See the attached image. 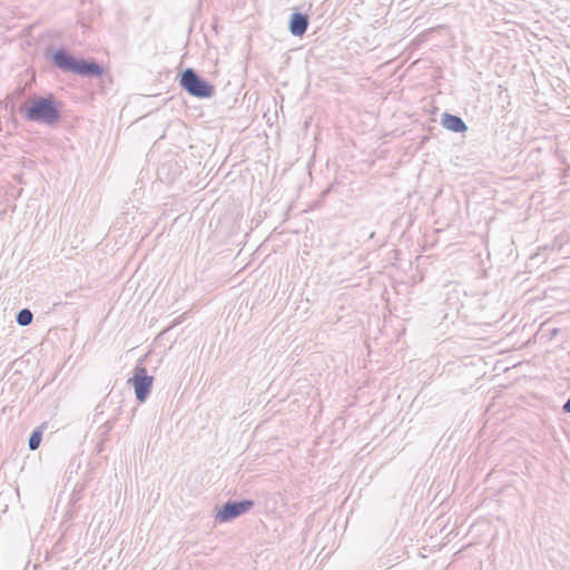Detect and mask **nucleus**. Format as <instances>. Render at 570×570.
Returning <instances> with one entry per match:
<instances>
[{"mask_svg": "<svg viewBox=\"0 0 570 570\" xmlns=\"http://www.w3.org/2000/svg\"><path fill=\"white\" fill-rule=\"evenodd\" d=\"M62 104L52 94L28 97L20 106L19 112L30 122L55 128L60 122Z\"/></svg>", "mask_w": 570, "mask_h": 570, "instance_id": "1", "label": "nucleus"}, {"mask_svg": "<svg viewBox=\"0 0 570 570\" xmlns=\"http://www.w3.org/2000/svg\"><path fill=\"white\" fill-rule=\"evenodd\" d=\"M51 63L62 72H70L81 77L100 78L105 70L96 60H87L72 56L66 48H59L46 53Z\"/></svg>", "mask_w": 570, "mask_h": 570, "instance_id": "2", "label": "nucleus"}, {"mask_svg": "<svg viewBox=\"0 0 570 570\" xmlns=\"http://www.w3.org/2000/svg\"><path fill=\"white\" fill-rule=\"evenodd\" d=\"M178 83L188 95L198 99L212 98L216 92L215 86L193 68H186L178 75Z\"/></svg>", "mask_w": 570, "mask_h": 570, "instance_id": "3", "label": "nucleus"}, {"mask_svg": "<svg viewBox=\"0 0 570 570\" xmlns=\"http://www.w3.org/2000/svg\"><path fill=\"white\" fill-rule=\"evenodd\" d=\"M127 383L134 387L136 400L144 403L150 395L154 376L148 375L145 366L136 365L132 376L128 379Z\"/></svg>", "mask_w": 570, "mask_h": 570, "instance_id": "4", "label": "nucleus"}, {"mask_svg": "<svg viewBox=\"0 0 570 570\" xmlns=\"http://www.w3.org/2000/svg\"><path fill=\"white\" fill-rule=\"evenodd\" d=\"M254 501L249 499L238 501L229 500L222 505L215 518L218 522L222 523L229 522L248 512L254 507Z\"/></svg>", "mask_w": 570, "mask_h": 570, "instance_id": "5", "label": "nucleus"}, {"mask_svg": "<svg viewBox=\"0 0 570 570\" xmlns=\"http://www.w3.org/2000/svg\"><path fill=\"white\" fill-rule=\"evenodd\" d=\"M309 18L307 14L295 11L291 14L288 30L295 37H302L308 28Z\"/></svg>", "mask_w": 570, "mask_h": 570, "instance_id": "6", "label": "nucleus"}, {"mask_svg": "<svg viewBox=\"0 0 570 570\" xmlns=\"http://www.w3.org/2000/svg\"><path fill=\"white\" fill-rule=\"evenodd\" d=\"M441 125L445 129L456 134H462L468 130V126L461 117L449 112L442 114Z\"/></svg>", "mask_w": 570, "mask_h": 570, "instance_id": "7", "label": "nucleus"}, {"mask_svg": "<svg viewBox=\"0 0 570 570\" xmlns=\"http://www.w3.org/2000/svg\"><path fill=\"white\" fill-rule=\"evenodd\" d=\"M33 314L29 308L20 309L16 315V322L20 326H28L32 323Z\"/></svg>", "mask_w": 570, "mask_h": 570, "instance_id": "8", "label": "nucleus"}, {"mask_svg": "<svg viewBox=\"0 0 570 570\" xmlns=\"http://www.w3.org/2000/svg\"><path fill=\"white\" fill-rule=\"evenodd\" d=\"M41 440H42V431L38 428L32 431V433L29 438V441H28L29 449L32 451L37 450L41 443Z\"/></svg>", "mask_w": 570, "mask_h": 570, "instance_id": "9", "label": "nucleus"}, {"mask_svg": "<svg viewBox=\"0 0 570 570\" xmlns=\"http://www.w3.org/2000/svg\"><path fill=\"white\" fill-rule=\"evenodd\" d=\"M397 558L399 557H393V554H391V553L383 554L382 557H380L377 559V567H380V568H391L395 563Z\"/></svg>", "mask_w": 570, "mask_h": 570, "instance_id": "10", "label": "nucleus"}, {"mask_svg": "<svg viewBox=\"0 0 570 570\" xmlns=\"http://www.w3.org/2000/svg\"><path fill=\"white\" fill-rule=\"evenodd\" d=\"M100 429L102 430V434H107L112 429V423L107 421Z\"/></svg>", "mask_w": 570, "mask_h": 570, "instance_id": "11", "label": "nucleus"}, {"mask_svg": "<svg viewBox=\"0 0 570 570\" xmlns=\"http://www.w3.org/2000/svg\"><path fill=\"white\" fill-rule=\"evenodd\" d=\"M562 411L564 413H570V397L566 401V403L562 406Z\"/></svg>", "mask_w": 570, "mask_h": 570, "instance_id": "12", "label": "nucleus"}]
</instances>
